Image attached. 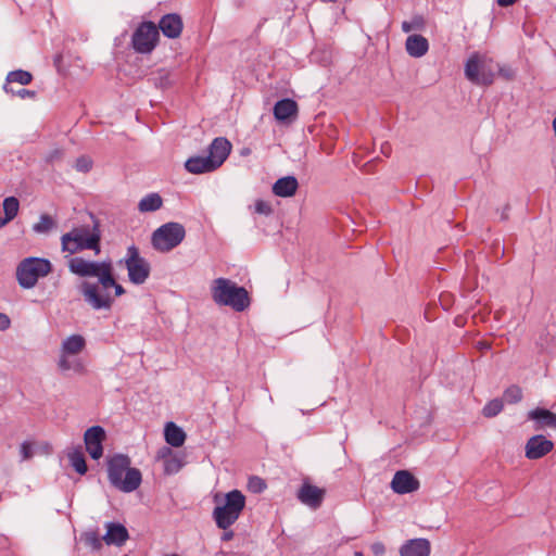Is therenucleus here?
I'll list each match as a JSON object with an SVG mask.
<instances>
[{
    "label": "nucleus",
    "mask_w": 556,
    "mask_h": 556,
    "mask_svg": "<svg viewBox=\"0 0 556 556\" xmlns=\"http://www.w3.org/2000/svg\"><path fill=\"white\" fill-rule=\"evenodd\" d=\"M68 268L77 276L98 278L96 282L85 280L79 285L84 301L94 311H110L115 298L126 293L125 288L114 277L111 261L93 262L73 257L68 262Z\"/></svg>",
    "instance_id": "nucleus-1"
},
{
    "label": "nucleus",
    "mask_w": 556,
    "mask_h": 556,
    "mask_svg": "<svg viewBox=\"0 0 556 556\" xmlns=\"http://www.w3.org/2000/svg\"><path fill=\"white\" fill-rule=\"evenodd\" d=\"M131 460L128 455L115 454L108 458V478L115 489L130 493L137 490L142 481L141 471L130 467Z\"/></svg>",
    "instance_id": "nucleus-2"
},
{
    "label": "nucleus",
    "mask_w": 556,
    "mask_h": 556,
    "mask_svg": "<svg viewBox=\"0 0 556 556\" xmlns=\"http://www.w3.org/2000/svg\"><path fill=\"white\" fill-rule=\"evenodd\" d=\"M211 294L217 305L229 306L236 312H243L250 306V296L247 289L228 278L214 279Z\"/></svg>",
    "instance_id": "nucleus-3"
},
{
    "label": "nucleus",
    "mask_w": 556,
    "mask_h": 556,
    "mask_svg": "<svg viewBox=\"0 0 556 556\" xmlns=\"http://www.w3.org/2000/svg\"><path fill=\"white\" fill-rule=\"evenodd\" d=\"M245 507V496L239 490L225 494L223 504L216 505L212 517L220 530L229 529L240 517Z\"/></svg>",
    "instance_id": "nucleus-4"
},
{
    "label": "nucleus",
    "mask_w": 556,
    "mask_h": 556,
    "mask_svg": "<svg viewBox=\"0 0 556 556\" xmlns=\"http://www.w3.org/2000/svg\"><path fill=\"white\" fill-rule=\"evenodd\" d=\"M52 270V264L47 258L29 256L20 262L16 267V279L23 289H30L38 280Z\"/></svg>",
    "instance_id": "nucleus-5"
},
{
    "label": "nucleus",
    "mask_w": 556,
    "mask_h": 556,
    "mask_svg": "<svg viewBox=\"0 0 556 556\" xmlns=\"http://www.w3.org/2000/svg\"><path fill=\"white\" fill-rule=\"evenodd\" d=\"M186 237L185 227L176 222H169L153 231L151 243L159 252H169L178 247Z\"/></svg>",
    "instance_id": "nucleus-6"
},
{
    "label": "nucleus",
    "mask_w": 556,
    "mask_h": 556,
    "mask_svg": "<svg viewBox=\"0 0 556 556\" xmlns=\"http://www.w3.org/2000/svg\"><path fill=\"white\" fill-rule=\"evenodd\" d=\"M127 269L128 279L131 283L143 285L151 274V265L140 255L139 249L131 244L127 248L126 255L119 261Z\"/></svg>",
    "instance_id": "nucleus-7"
},
{
    "label": "nucleus",
    "mask_w": 556,
    "mask_h": 556,
    "mask_svg": "<svg viewBox=\"0 0 556 556\" xmlns=\"http://www.w3.org/2000/svg\"><path fill=\"white\" fill-rule=\"evenodd\" d=\"M159 41V30L154 23L142 22L134 31L131 45L138 53H150Z\"/></svg>",
    "instance_id": "nucleus-8"
},
{
    "label": "nucleus",
    "mask_w": 556,
    "mask_h": 556,
    "mask_svg": "<svg viewBox=\"0 0 556 556\" xmlns=\"http://www.w3.org/2000/svg\"><path fill=\"white\" fill-rule=\"evenodd\" d=\"M495 65L479 62L476 55L468 59L465 65V76L476 85L490 86L495 79Z\"/></svg>",
    "instance_id": "nucleus-9"
},
{
    "label": "nucleus",
    "mask_w": 556,
    "mask_h": 556,
    "mask_svg": "<svg viewBox=\"0 0 556 556\" xmlns=\"http://www.w3.org/2000/svg\"><path fill=\"white\" fill-rule=\"evenodd\" d=\"M62 250L74 254L83 250H93L96 254L100 253V236L94 233L91 237H81L79 231L71 230L61 238Z\"/></svg>",
    "instance_id": "nucleus-10"
},
{
    "label": "nucleus",
    "mask_w": 556,
    "mask_h": 556,
    "mask_svg": "<svg viewBox=\"0 0 556 556\" xmlns=\"http://www.w3.org/2000/svg\"><path fill=\"white\" fill-rule=\"evenodd\" d=\"M105 430L101 426L88 428L84 434L86 451L92 459H99L103 455V441L105 440Z\"/></svg>",
    "instance_id": "nucleus-11"
},
{
    "label": "nucleus",
    "mask_w": 556,
    "mask_h": 556,
    "mask_svg": "<svg viewBox=\"0 0 556 556\" xmlns=\"http://www.w3.org/2000/svg\"><path fill=\"white\" fill-rule=\"evenodd\" d=\"M420 488L419 480L408 470H399L391 481V489L396 494H408Z\"/></svg>",
    "instance_id": "nucleus-12"
},
{
    "label": "nucleus",
    "mask_w": 556,
    "mask_h": 556,
    "mask_svg": "<svg viewBox=\"0 0 556 556\" xmlns=\"http://www.w3.org/2000/svg\"><path fill=\"white\" fill-rule=\"evenodd\" d=\"M296 497L302 504L317 509L324 501L325 490L304 481L296 492Z\"/></svg>",
    "instance_id": "nucleus-13"
},
{
    "label": "nucleus",
    "mask_w": 556,
    "mask_h": 556,
    "mask_svg": "<svg viewBox=\"0 0 556 556\" xmlns=\"http://www.w3.org/2000/svg\"><path fill=\"white\" fill-rule=\"evenodd\" d=\"M554 448V443L542 434L531 437L526 443V457L539 459L544 457Z\"/></svg>",
    "instance_id": "nucleus-14"
},
{
    "label": "nucleus",
    "mask_w": 556,
    "mask_h": 556,
    "mask_svg": "<svg viewBox=\"0 0 556 556\" xmlns=\"http://www.w3.org/2000/svg\"><path fill=\"white\" fill-rule=\"evenodd\" d=\"M156 27L165 37L176 39L181 35L184 23L179 14L168 13L161 17Z\"/></svg>",
    "instance_id": "nucleus-15"
},
{
    "label": "nucleus",
    "mask_w": 556,
    "mask_h": 556,
    "mask_svg": "<svg viewBox=\"0 0 556 556\" xmlns=\"http://www.w3.org/2000/svg\"><path fill=\"white\" fill-rule=\"evenodd\" d=\"M231 151V143L224 137L215 138L208 146V159L214 162L217 169L226 161Z\"/></svg>",
    "instance_id": "nucleus-16"
},
{
    "label": "nucleus",
    "mask_w": 556,
    "mask_h": 556,
    "mask_svg": "<svg viewBox=\"0 0 556 556\" xmlns=\"http://www.w3.org/2000/svg\"><path fill=\"white\" fill-rule=\"evenodd\" d=\"M430 552V541L424 538L407 540L400 548L401 556H429Z\"/></svg>",
    "instance_id": "nucleus-17"
},
{
    "label": "nucleus",
    "mask_w": 556,
    "mask_h": 556,
    "mask_svg": "<svg viewBox=\"0 0 556 556\" xmlns=\"http://www.w3.org/2000/svg\"><path fill=\"white\" fill-rule=\"evenodd\" d=\"M129 534L125 526L117 522L106 523V533L103 536V541L108 545L122 546L128 540Z\"/></svg>",
    "instance_id": "nucleus-18"
},
{
    "label": "nucleus",
    "mask_w": 556,
    "mask_h": 556,
    "mask_svg": "<svg viewBox=\"0 0 556 556\" xmlns=\"http://www.w3.org/2000/svg\"><path fill=\"white\" fill-rule=\"evenodd\" d=\"M298 115V104L294 100L286 98L274 105V116L279 122H288Z\"/></svg>",
    "instance_id": "nucleus-19"
},
{
    "label": "nucleus",
    "mask_w": 556,
    "mask_h": 556,
    "mask_svg": "<svg viewBox=\"0 0 556 556\" xmlns=\"http://www.w3.org/2000/svg\"><path fill=\"white\" fill-rule=\"evenodd\" d=\"M528 418L535 421V430L542 428L556 429V414L546 408H534L528 413Z\"/></svg>",
    "instance_id": "nucleus-20"
},
{
    "label": "nucleus",
    "mask_w": 556,
    "mask_h": 556,
    "mask_svg": "<svg viewBox=\"0 0 556 556\" xmlns=\"http://www.w3.org/2000/svg\"><path fill=\"white\" fill-rule=\"evenodd\" d=\"M299 188L298 179L294 176H285L273 185V193L280 198H289L295 194Z\"/></svg>",
    "instance_id": "nucleus-21"
},
{
    "label": "nucleus",
    "mask_w": 556,
    "mask_h": 556,
    "mask_svg": "<svg viewBox=\"0 0 556 556\" xmlns=\"http://www.w3.org/2000/svg\"><path fill=\"white\" fill-rule=\"evenodd\" d=\"M185 168L191 174H204L216 170L214 162L208 156H192L185 163Z\"/></svg>",
    "instance_id": "nucleus-22"
},
{
    "label": "nucleus",
    "mask_w": 556,
    "mask_h": 556,
    "mask_svg": "<svg viewBox=\"0 0 556 556\" xmlns=\"http://www.w3.org/2000/svg\"><path fill=\"white\" fill-rule=\"evenodd\" d=\"M406 51L410 56L421 58L429 49V42L427 38L421 35H410L406 39Z\"/></svg>",
    "instance_id": "nucleus-23"
},
{
    "label": "nucleus",
    "mask_w": 556,
    "mask_h": 556,
    "mask_svg": "<svg viewBox=\"0 0 556 556\" xmlns=\"http://www.w3.org/2000/svg\"><path fill=\"white\" fill-rule=\"evenodd\" d=\"M176 78L177 75L172 70L157 68L150 74L149 81L156 88L167 89L175 83Z\"/></svg>",
    "instance_id": "nucleus-24"
},
{
    "label": "nucleus",
    "mask_w": 556,
    "mask_h": 556,
    "mask_svg": "<svg viewBox=\"0 0 556 556\" xmlns=\"http://www.w3.org/2000/svg\"><path fill=\"white\" fill-rule=\"evenodd\" d=\"M164 437L166 443L173 447H180L186 441L185 431L173 421L166 424Z\"/></svg>",
    "instance_id": "nucleus-25"
},
{
    "label": "nucleus",
    "mask_w": 556,
    "mask_h": 556,
    "mask_svg": "<svg viewBox=\"0 0 556 556\" xmlns=\"http://www.w3.org/2000/svg\"><path fill=\"white\" fill-rule=\"evenodd\" d=\"M163 200L159 193H149L138 203V210L144 212H155L162 207Z\"/></svg>",
    "instance_id": "nucleus-26"
},
{
    "label": "nucleus",
    "mask_w": 556,
    "mask_h": 556,
    "mask_svg": "<svg viewBox=\"0 0 556 556\" xmlns=\"http://www.w3.org/2000/svg\"><path fill=\"white\" fill-rule=\"evenodd\" d=\"M70 465L79 475H85L88 470L86 458L80 447H75L67 454Z\"/></svg>",
    "instance_id": "nucleus-27"
},
{
    "label": "nucleus",
    "mask_w": 556,
    "mask_h": 556,
    "mask_svg": "<svg viewBox=\"0 0 556 556\" xmlns=\"http://www.w3.org/2000/svg\"><path fill=\"white\" fill-rule=\"evenodd\" d=\"M85 339L79 334H72L62 343V350L66 354H78L85 348Z\"/></svg>",
    "instance_id": "nucleus-28"
},
{
    "label": "nucleus",
    "mask_w": 556,
    "mask_h": 556,
    "mask_svg": "<svg viewBox=\"0 0 556 556\" xmlns=\"http://www.w3.org/2000/svg\"><path fill=\"white\" fill-rule=\"evenodd\" d=\"M185 465V454L176 453L172 457H167L164 460V472L166 475H175Z\"/></svg>",
    "instance_id": "nucleus-29"
},
{
    "label": "nucleus",
    "mask_w": 556,
    "mask_h": 556,
    "mask_svg": "<svg viewBox=\"0 0 556 556\" xmlns=\"http://www.w3.org/2000/svg\"><path fill=\"white\" fill-rule=\"evenodd\" d=\"M31 80H33L31 73L24 71V70H15V71L9 72V74L7 75L5 84H8L10 86V84H12V83H18L24 86V85L30 84Z\"/></svg>",
    "instance_id": "nucleus-30"
},
{
    "label": "nucleus",
    "mask_w": 556,
    "mask_h": 556,
    "mask_svg": "<svg viewBox=\"0 0 556 556\" xmlns=\"http://www.w3.org/2000/svg\"><path fill=\"white\" fill-rule=\"evenodd\" d=\"M56 226L55 220L48 214L40 215L39 222L33 225L36 233H48Z\"/></svg>",
    "instance_id": "nucleus-31"
},
{
    "label": "nucleus",
    "mask_w": 556,
    "mask_h": 556,
    "mask_svg": "<svg viewBox=\"0 0 556 556\" xmlns=\"http://www.w3.org/2000/svg\"><path fill=\"white\" fill-rule=\"evenodd\" d=\"M20 202L15 197H8L3 201L4 217L7 220H12L18 213Z\"/></svg>",
    "instance_id": "nucleus-32"
},
{
    "label": "nucleus",
    "mask_w": 556,
    "mask_h": 556,
    "mask_svg": "<svg viewBox=\"0 0 556 556\" xmlns=\"http://www.w3.org/2000/svg\"><path fill=\"white\" fill-rule=\"evenodd\" d=\"M90 218L92 219V226L83 225L79 227H75L72 230L79 231L81 237H91L94 233H98L101 237L100 222L94 217L93 214H90Z\"/></svg>",
    "instance_id": "nucleus-33"
},
{
    "label": "nucleus",
    "mask_w": 556,
    "mask_h": 556,
    "mask_svg": "<svg viewBox=\"0 0 556 556\" xmlns=\"http://www.w3.org/2000/svg\"><path fill=\"white\" fill-rule=\"evenodd\" d=\"M503 401L500 399H494L484 405L482 414L484 417L492 418L498 415L503 410Z\"/></svg>",
    "instance_id": "nucleus-34"
},
{
    "label": "nucleus",
    "mask_w": 556,
    "mask_h": 556,
    "mask_svg": "<svg viewBox=\"0 0 556 556\" xmlns=\"http://www.w3.org/2000/svg\"><path fill=\"white\" fill-rule=\"evenodd\" d=\"M504 400L509 404H515L521 401L522 391L518 386H510L503 394Z\"/></svg>",
    "instance_id": "nucleus-35"
},
{
    "label": "nucleus",
    "mask_w": 556,
    "mask_h": 556,
    "mask_svg": "<svg viewBox=\"0 0 556 556\" xmlns=\"http://www.w3.org/2000/svg\"><path fill=\"white\" fill-rule=\"evenodd\" d=\"M425 26V20L420 15H415L412 21H404L402 23V30L409 33L412 30L421 29Z\"/></svg>",
    "instance_id": "nucleus-36"
},
{
    "label": "nucleus",
    "mask_w": 556,
    "mask_h": 556,
    "mask_svg": "<svg viewBox=\"0 0 556 556\" xmlns=\"http://www.w3.org/2000/svg\"><path fill=\"white\" fill-rule=\"evenodd\" d=\"M3 90L7 93H11V94L16 96V97H18L21 99L35 98L36 94H37L36 91L28 90V89H25V88H21V89L15 90L11 86H9L8 84H4Z\"/></svg>",
    "instance_id": "nucleus-37"
},
{
    "label": "nucleus",
    "mask_w": 556,
    "mask_h": 556,
    "mask_svg": "<svg viewBox=\"0 0 556 556\" xmlns=\"http://www.w3.org/2000/svg\"><path fill=\"white\" fill-rule=\"evenodd\" d=\"M85 543L88 546H91L93 549H100L102 547V539L98 535L97 532L90 531L86 532L84 535Z\"/></svg>",
    "instance_id": "nucleus-38"
},
{
    "label": "nucleus",
    "mask_w": 556,
    "mask_h": 556,
    "mask_svg": "<svg viewBox=\"0 0 556 556\" xmlns=\"http://www.w3.org/2000/svg\"><path fill=\"white\" fill-rule=\"evenodd\" d=\"M265 481L256 476H253L249 479L248 489L253 493H262L266 489Z\"/></svg>",
    "instance_id": "nucleus-39"
},
{
    "label": "nucleus",
    "mask_w": 556,
    "mask_h": 556,
    "mask_svg": "<svg viewBox=\"0 0 556 556\" xmlns=\"http://www.w3.org/2000/svg\"><path fill=\"white\" fill-rule=\"evenodd\" d=\"M75 168L80 173H88L92 168V160L89 156L81 155L77 157Z\"/></svg>",
    "instance_id": "nucleus-40"
},
{
    "label": "nucleus",
    "mask_w": 556,
    "mask_h": 556,
    "mask_svg": "<svg viewBox=\"0 0 556 556\" xmlns=\"http://www.w3.org/2000/svg\"><path fill=\"white\" fill-rule=\"evenodd\" d=\"M21 462L30 459L34 456L33 444L28 441H24L20 447Z\"/></svg>",
    "instance_id": "nucleus-41"
},
{
    "label": "nucleus",
    "mask_w": 556,
    "mask_h": 556,
    "mask_svg": "<svg viewBox=\"0 0 556 556\" xmlns=\"http://www.w3.org/2000/svg\"><path fill=\"white\" fill-rule=\"evenodd\" d=\"M63 157V150L60 148H54L49 151L45 157L47 163L53 164L55 162L61 161Z\"/></svg>",
    "instance_id": "nucleus-42"
},
{
    "label": "nucleus",
    "mask_w": 556,
    "mask_h": 556,
    "mask_svg": "<svg viewBox=\"0 0 556 556\" xmlns=\"http://www.w3.org/2000/svg\"><path fill=\"white\" fill-rule=\"evenodd\" d=\"M255 211L258 214L270 215L273 213V207L268 202L263 201V200H257L255 202Z\"/></svg>",
    "instance_id": "nucleus-43"
},
{
    "label": "nucleus",
    "mask_w": 556,
    "mask_h": 556,
    "mask_svg": "<svg viewBox=\"0 0 556 556\" xmlns=\"http://www.w3.org/2000/svg\"><path fill=\"white\" fill-rule=\"evenodd\" d=\"M496 71L498 74L505 78L506 80H511L515 77V71L510 66H501L500 64H495Z\"/></svg>",
    "instance_id": "nucleus-44"
},
{
    "label": "nucleus",
    "mask_w": 556,
    "mask_h": 556,
    "mask_svg": "<svg viewBox=\"0 0 556 556\" xmlns=\"http://www.w3.org/2000/svg\"><path fill=\"white\" fill-rule=\"evenodd\" d=\"M175 453L173 452V450L168 446H163L159 452H157V458L159 459H163V462L165 459H167V457H172Z\"/></svg>",
    "instance_id": "nucleus-45"
},
{
    "label": "nucleus",
    "mask_w": 556,
    "mask_h": 556,
    "mask_svg": "<svg viewBox=\"0 0 556 556\" xmlns=\"http://www.w3.org/2000/svg\"><path fill=\"white\" fill-rule=\"evenodd\" d=\"M10 325H11V320H10L9 316L4 313H0V330L4 331V330L9 329Z\"/></svg>",
    "instance_id": "nucleus-46"
},
{
    "label": "nucleus",
    "mask_w": 556,
    "mask_h": 556,
    "mask_svg": "<svg viewBox=\"0 0 556 556\" xmlns=\"http://www.w3.org/2000/svg\"><path fill=\"white\" fill-rule=\"evenodd\" d=\"M518 0H497V4L502 8H507L515 4Z\"/></svg>",
    "instance_id": "nucleus-47"
},
{
    "label": "nucleus",
    "mask_w": 556,
    "mask_h": 556,
    "mask_svg": "<svg viewBox=\"0 0 556 556\" xmlns=\"http://www.w3.org/2000/svg\"><path fill=\"white\" fill-rule=\"evenodd\" d=\"M235 533L232 530H224L222 534V541H230L233 538Z\"/></svg>",
    "instance_id": "nucleus-48"
},
{
    "label": "nucleus",
    "mask_w": 556,
    "mask_h": 556,
    "mask_svg": "<svg viewBox=\"0 0 556 556\" xmlns=\"http://www.w3.org/2000/svg\"><path fill=\"white\" fill-rule=\"evenodd\" d=\"M372 551L375 554H382L384 553V546L381 543H376L372 545Z\"/></svg>",
    "instance_id": "nucleus-49"
},
{
    "label": "nucleus",
    "mask_w": 556,
    "mask_h": 556,
    "mask_svg": "<svg viewBox=\"0 0 556 556\" xmlns=\"http://www.w3.org/2000/svg\"><path fill=\"white\" fill-rule=\"evenodd\" d=\"M59 366L61 369L63 370H67L70 369V365L67 363V361L65 358H61L60 362H59Z\"/></svg>",
    "instance_id": "nucleus-50"
},
{
    "label": "nucleus",
    "mask_w": 556,
    "mask_h": 556,
    "mask_svg": "<svg viewBox=\"0 0 556 556\" xmlns=\"http://www.w3.org/2000/svg\"><path fill=\"white\" fill-rule=\"evenodd\" d=\"M390 149H391V148H390V146H384V144L382 146V152H383L387 156H389V154H390Z\"/></svg>",
    "instance_id": "nucleus-51"
},
{
    "label": "nucleus",
    "mask_w": 556,
    "mask_h": 556,
    "mask_svg": "<svg viewBox=\"0 0 556 556\" xmlns=\"http://www.w3.org/2000/svg\"><path fill=\"white\" fill-rule=\"evenodd\" d=\"M10 220H7V217L4 218H1L0 217V228H2L3 226H5Z\"/></svg>",
    "instance_id": "nucleus-52"
},
{
    "label": "nucleus",
    "mask_w": 556,
    "mask_h": 556,
    "mask_svg": "<svg viewBox=\"0 0 556 556\" xmlns=\"http://www.w3.org/2000/svg\"><path fill=\"white\" fill-rule=\"evenodd\" d=\"M218 498H219V495H218V494H216V495L214 496V501L217 503V502H218Z\"/></svg>",
    "instance_id": "nucleus-53"
},
{
    "label": "nucleus",
    "mask_w": 556,
    "mask_h": 556,
    "mask_svg": "<svg viewBox=\"0 0 556 556\" xmlns=\"http://www.w3.org/2000/svg\"><path fill=\"white\" fill-rule=\"evenodd\" d=\"M355 556H363L362 552H355Z\"/></svg>",
    "instance_id": "nucleus-54"
},
{
    "label": "nucleus",
    "mask_w": 556,
    "mask_h": 556,
    "mask_svg": "<svg viewBox=\"0 0 556 556\" xmlns=\"http://www.w3.org/2000/svg\"><path fill=\"white\" fill-rule=\"evenodd\" d=\"M502 218H503V219L507 218V215H506V213H505V212L502 214Z\"/></svg>",
    "instance_id": "nucleus-55"
}]
</instances>
